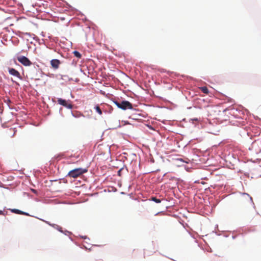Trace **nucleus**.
Listing matches in <instances>:
<instances>
[{"mask_svg":"<svg viewBox=\"0 0 261 261\" xmlns=\"http://www.w3.org/2000/svg\"><path fill=\"white\" fill-rule=\"evenodd\" d=\"M88 171V170L86 168H78L74 169L71 171H70L68 174L67 176L75 178H77L84 173H86Z\"/></svg>","mask_w":261,"mask_h":261,"instance_id":"obj_1","label":"nucleus"},{"mask_svg":"<svg viewBox=\"0 0 261 261\" xmlns=\"http://www.w3.org/2000/svg\"><path fill=\"white\" fill-rule=\"evenodd\" d=\"M113 102L117 106L118 108L123 110H126L127 109L131 110L133 109L132 104L128 101L123 100L120 102L118 101H114Z\"/></svg>","mask_w":261,"mask_h":261,"instance_id":"obj_2","label":"nucleus"},{"mask_svg":"<svg viewBox=\"0 0 261 261\" xmlns=\"http://www.w3.org/2000/svg\"><path fill=\"white\" fill-rule=\"evenodd\" d=\"M252 198L247 194L243 193L239 198V202L242 203H251Z\"/></svg>","mask_w":261,"mask_h":261,"instance_id":"obj_3","label":"nucleus"},{"mask_svg":"<svg viewBox=\"0 0 261 261\" xmlns=\"http://www.w3.org/2000/svg\"><path fill=\"white\" fill-rule=\"evenodd\" d=\"M17 60L25 66H31L32 64L28 58L22 56L18 57Z\"/></svg>","mask_w":261,"mask_h":261,"instance_id":"obj_4","label":"nucleus"},{"mask_svg":"<svg viewBox=\"0 0 261 261\" xmlns=\"http://www.w3.org/2000/svg\"><path fill=\"white\" fill-rule=\"evenodd\" d=\"M58 102L59 104L65 107L68 109H72L73 107L71 103H68L66 100L63 99L61 98H58Z\"/></svg>","mask_w":261,"mask_h":261,"instance_id":"obj_5","label":"nucleus"},{"mask_svg":"<svg viewBox=\"0 0 261 261\" xmlns=\"http://www.w3.org/2000/svg\"><path fill=\"white\" fill-rule=\"evenodd\" d=\"M8 71L10 74L15 76L19 79L21 78L20 73L16 69L12 68H9Z\"/></svg>","mask_w":261,"mask_h":261,"instance_id":"obj_6","label":"nucleus"},{"mask_svg":"<svg viewBox=\"0 0 261 261\" xmlns=\"http://www.w3.org/2000/svg\"><path fill=\"white\" fill-rule=\"evenodd\" d=\"M60 63L61 62L60 60L58 59H53L50 61V64L52 67L55 69H57L59 68Z\"/></svg>","mask_w":261,"mask_h":261,"instance_id":"obj_7","label":"nucleus"},{"mask_svg":"<svg viewBox=\"0 0 261 261\" xmlns=\"http://www.w3.org/2000/svg\"><path fill=\"white\" fill-rule=\"evenodd\" d=\"M11 211L14 213L17 214H21V215H24L26 216H29V214L24 212H22L20 210H19L18 209H11Z\"/></svg>","mask_w":261,"mask_h":261,"instance_id":"obj_8","label":"nucleus"},{"mask_svg":"<svg viewBox=\"0 0 261 261\" xmlns=\"http://www.w3.org/2000/svg\"><path fill=\"white\" fill-rule=\"evenodd\" d=\"M46 223L47 224H48V225H49L50 226H51L52 227L56 228L57 229L59 230V231H62V227H60V226L58 225H56V224H50L49 222H46Z\"/></svg>","mask_w":261,"mask_h":261,"instance_id":"obj_9","label":"nucleus"},{"mask_svg":"<svg viewBox=\"0 0 261 261\" xmlns=\"http://www.w3.org/2000/svg\"><path fill=\"white\" fill-rule=\"evenodd\" d=\"M150 200H151L157 203H159L161 202V201L163 200V199H159L155 197H152L150 198Z\"/></svg>","mask_w":261,"mask_h":261,"instance_id":"obj_10","label":"nucleus"},{"mask_svg":"<svg viewBox=\"0 0 261 261\" xmlns=\"http://www.w3.org/2000/svg\"><path fill=\"white\" fill-rule=\"evenodd\" d=\"M200 90L203 93L205 94H208L209 92L208 89L205 86L201 87L200 88Z\"/></svg>","mask_w":261,"mask_h":261,"instance_id":"obj_11","label":"nucleus"},{"mask_svg":"<svg viewBox=\"0 0 261 261\" xmlns=\"http://www.w3.org/2000/svg\"><path fill=\"white\" fill-rule=\"evenodd\" d=\"M72 115L74 117H79L80 116H83V114L78 113L77 112L72 113Z\"/></svg>","mask_w":261,"mask_h":261,"instance_id":"obj_12","label":"nucleus"},{"mask_svg":"<svg viewBox=\"0 0 261 261\" xmlns=\"http://www.w3.org/2000/svg\"><path fill=\"white\" fill-rule=\"evenodd\" d=\"M94 109H95L96 111L99 114L102 115V111L101 110L100 107L98 106H96Z\"/></svg>","mask_w":261,"mask_h":261,"instance_id":"obj_13","label":"nucleus"},{"mask_svg":"<svg viewBox=\"0 0 261 261\" xmlns=\"http://www.w3.org/2000/svg\"><path fill=\"white\" fill-rule=\"evenodd\" d=\"M73 54H74V56H75L77 58L80 59L82 57L81 54L77 51H74Z\"/></svg>","mask_w":261,"mask_h":261,"instance_id":"obj_14","label":"nucleus"},{"mask_svg":"<svg viewBox=\"0 0 261 261\" xmlns=\"http://www.w3.org/2000/svg\"><path fill=\"white\" fill-rule=\"evenodd\" d=\"M180 167H184L185 170L187 171H189V169L191 168V167H189L188 166H186L185 165H180Z\"/></svg>","mask_w":261,"mask_h":261,"instance_id":"obj_15","label":"nucleus"},{"mask_svg":"<svg viewBox=\"0 0 261 261\" xmlns=\"http://www.w3.org/2000/svg\"><path fill=\"white\" fill-rule=\"evenodd\" d=\"M180 162H182L183 163H186L187 164H189V162L190 161V160L189 159H187L186 161H185L182 159H180Z\"/></svg>","mask_w":261,"mask_h":261,"instance_id":"obj_16","label":"nucleus"},{"mask_svg":"<svg viewBox=\"0 0 261 261\" xmlns=\"http://www.w3.org/2000/svg\"><path fill=\"white\" fill-rule=\"evenodd\" d=\"M122 169H120V170L118 171V175H120V173H121V171Z\"/></svg>","mask_w":261,"mask_h":261,"instance_id":"obj_17","label":"nucleus"},{"mask_svg":"<svg viewBox=\"0 0 261 261\" xmlns=\"http://www.w3.org/2000/svg\"><path fill=\"white\" fill-rule=\"evenodd\" d=\"M229 101L230 102H232L233 101V99H231V98H230V99H229Z\"/></svg>","mask_w":261,"mask_h":261,"instance_id":"obj_18","label":"nucleus"},{"mask_svg":"<svg viewBox=\"0 0 261 261\" xmlns=\"http://www.w3.org/2000/svg\"><path fill=\"white\" fill-rule=\"evenodd\" d=\"M4 213H3V212L1 210H0V215H3Z\"/></svg>","mask_w":261,"mask_h":261,"instance_id":"obj_19","label":"nucleus"},{"mask_svg":"<svg viewBox=\"0 0 261 261\" xmlns=\"http://www.w3.org/2000/svg\"><path fill=\"white\" fill-rule=\"evenodd\" d=\"M173 216L176 217V218H178V215H173Z\"/></svg>","mask_w":261,"mask_h":261,"instance_id":"obj_20","label":"nucleus"},{"mask_svg":"<svg viewBox=\"0 0 261 261\" xmlns=\"http://www.w3.org/2000/svg\"><path fill=\"white\" fill-rule=\"evenodd\" d=\"M194 120H196V121H197V120H198V119H197V118H196V119H194Z\"/></svg>","mask_w":261,"mask_h":261,"instance_id":"obj_21","label":"nucleus"}]
</instances>
